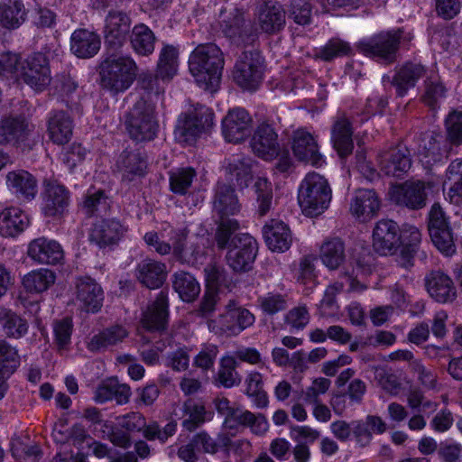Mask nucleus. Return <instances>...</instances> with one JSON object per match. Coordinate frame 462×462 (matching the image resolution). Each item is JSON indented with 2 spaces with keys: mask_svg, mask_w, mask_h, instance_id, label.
Instances as JSON below:
<instances>
[{
  "mask_svg": "<svg viewBox=\"0 0 462 462\" xmlns=\"http://www.w3.org/2000/svg\"><path fill=\"white\" fill-rule=\"evenodd\" d=\"M402 31L401 29L382 32L367 41L360 42L357 49L366 56L376 58L390 64L396 60Z\"/></svg>",
  "mask_w": 462,
  "mask_h": 462,
  "instance_id": "1a4fd4ad",
  "label": "nucleus"
},
{
  "mask_svg": "<svg viewBox=\"0 0 462 462\" xmlns=\"http://www.w3.org/2000/svg\"><path fill=\"white\" fill-rule=\"evenodd\" d=\"M177 423L170 421L163 428H161L158 422L152 421L149 424L145 423V427L142 430L143 437L148 440L159 439L165 442L169 437L172 436L176 431Z\"/></svg>",
  "mask_w": 462,
  "mask_h": 462,
  "instance_id": "338daca9",
  "label": "nucleus"
},
{
  "mask_svg": "<svg viewBox=\"0 0 462 462\" xmlns=\"http://www.w3.org/2000/svg\"><path fill=\"white\" fill-rule=\"evenodd\" d=\"M241 209L235 189L228 184L217 183L213 199V210L218 218H231Z\"/></svg>",
  "mask_w": 462,
  "mask_h": 462,
  "instance_id": "2f4dec72",
  "label": "nucleus"
},
{
  "mask_svg": "<svg viewBox=\"0 0 462 462\" xmlns=\"http://www.w3.org/2000/svg\"><path fill=\"white\" fill-rule=\"evenodd\" d=\"M49 139L59 145L69 142L73 134V120L63 110H51L46 119Z\"/></svg>",
  "mask_w": 462,
  "mask_h": 462,
  "instance_id": "a878e982",
  "label": "nucleus"
},
{
  "mask_svg": "<svg viewBox=\"0 0 462 462\" xmlns=\"http://www.w3.org/2000/svg\"><path fill=\"white\" fill-rule=\"evenodd\" d=\"M332 190L325 177L309 173L301 181L298 200L304 215L313 217L322 214L329 206Z\"/></svg>",
  "mask_w": 462,
  "mask_h": 462,
  "instance_id": "7ed1b4c3",
  "label": "nucleus"
},
{
  "mask_svg": "<svg viewBox=\"0 0 462 462\" xmlns=\"http://www.w3.org/2000/svg\"><path fill=\"white\" fill-rule=\"evenodd\" d=\"M123 180L128 182L144 176L147 168L146 156L139 149L125 150L117 162Z\"/></svg>",
  "mask_w": 462,
  "mask_h": 462,
  "instance_id": "f704fd0d",
  "label": "nucleus"
},
{
  "mask_svg": "<svg viewBox=\"0 0 462 462\" xmlns=\"http://www.w3.org/2000/svg\"><path fill=\"white\" fill-rule=\"evenodd\" d=\"M446 138L437 132H426L419 140L418 154L426 164H433L448 156L451 148Z\"/></svg>",
  "mask_w": 462,
  "mask_h": 462,
  "instance_id": "6ab92c4d",
  "label": "nucleus"
},
{
  "mask_svg": "<svg viewBox=\"0 0 462 462\" xmlns=\"http://www.w3.org/2000/svg\"><path fill=\"white\" fill-rule=\"evenodd\" d=\"M263 235L266 245L273 252H284L291 246V230L282 221L272 219L263 226Z\"/></svg>",
  "mask_w": 462,
  "mask_h": 462,
  "instance_id": "4c0bfd02",
  "label": "nucleus"
},
{
  "mask_svg": "<svg viewBox=\"0 0 462 462\" xmlns=\"http://www.w3.org/2000/svg\"><path fill=\"white\" fill-rule=\"evenodd\" d=\"M219 24L225 37L237 47L252 45L258 39L257 27L245 18L243 9L234 5L220 10Z\"/></svg>",
  "mask_w": 462,
  "mask_h": 462,
  "instance_id": "20e7f679",
  "label": "nucleus"
},
{
  "mask_svg": "<svg viewBox=\"0 0 462 462\" xmlns=\"http://www.w3.org/2000/svg\"><path fill=\"white\" fill-rule=\"evenodd\" d=\"M69 204V190L57 180H45L42 211L46 217L62 215Z\"/></svg>",
  "mask_w": 462,
  "mask_h": 462,
  "instance_id": "aec40b11",
  "label": "nucleus"
},
{
  "mask_svg": "<svg viewBox=\"0 0 462 462\" xmlns=\"http://www.w3.org/2000/svg\"><path fill=\"white\" fill-rule=\"evenodd\" d=\"M111 199L102 189L90 188L84 195L81 209L88 217L106 215L110 209Z\"/></svg>",
  "mask_w": 462,
  "mask_h": 462,
  "instance_id": "37998d69",
  "label": "nucleus"
},
{
  "mask_svg": "<svg viewBox=\"0 0 462 462\" xmlns=\"http://www.w3.org/2000/svg\"><path fill=\"white\" fill-rule=\"evenodd\" d=\"M29 125L24 117L8 116L0 120V144L18 145L27 140Z\"/></svg>",
  "mask_w": 462,
  "mask_h": 462,
  "instance_id": "7c9ffc66",
  "label": "nucleus"
},
{
  "mask_svg": "<svg viewBox=\"0 0 462 462\" xmlns=\"http://www.w3.org/2000/svg\"><path fill=\"white\" fill-rule=\"evenodd\" d=\"M28 216L20 208L11 207L0 213V235L14 237L23 233L29 226Z\"/></svg>",
  "mask_w": 462,
  "mask_h": 462,
  "instance_id": "a19ab883",
  "label": "nucleus"
},
{
  "mask_svg": "<svg viewBox=\"0 0 462 462\" xmlns=\"http://www.w3.org/2000/svg\"><path fill=\"white\" fill-rule=\"evenodd\" d=\"M199 115L206 116L204 124L196 125L197 116H193L192 110L180 116L174 131L180 142L192 143L213 126L214 113L210 109H202Z\"/></svg>",
  "mask_w": 462,
  "mask_h": 462,
  "instance_id": "4468645a",
  "label": "nucleus"
},
{
  "mask_svg": "<svg viewBox=\"0 0 462 462\" xmlns=\"http://www.w3.org/2000/svg\"><path fill=\"white\" fill-rule=\"evenodd\" d=\"M172 287L186 302L193 301L200 292V285L189 273L180 271L172 275Z\"/></svg>",
  "mask_w": 462,
  "mask_h": 462,
  "instance_id": "a18cd8bd",
  "label": "nucleus"
},
{
  "mask_svg": "<svg viewBox=\"0 0 462 462\" xmlns=\"http://www.w3.org/2000/svg\"><path fill=\"white\" fill-rule=\"evenodd\" d=\"M28 322L11 310L0 311V334L10 338H20L28 331Z\"/></svg>",
  "mask_w": 462,
  "mask_h": 462,
  "instance_id": "49530a36",
  "label": "nucleus"
},
{
  "mask_svg": "<svg viewBox=\"0 0 462 462\" xmlns=\"http://www.w3.org/2000/svg\"><path fill=\"white\" fill-rule=\"evenodd\" d=\"M207 290L217 291L220 286H227L228 279L225 269L215 263H209L204 268Z\"/></svg>",
  "mask_w": 462,
  "mask_h": 462,
  "instance_id": "774afa93",
  "label": "nucleus"
},
{
  "mask_svg": "<svg viewBox=\"0 0 462 462\" xmlns=\"http://www.w3.org/2000/svg\"><path fill=\"white\" fill-rule=\"evenodd\" d=\"M312 6L308 0H291L288 7L289 18L300 25H307L311 22Z\"/></svg>",
  "mask_w": 462,
  "mask_h": 462,
  "instance_id": "69168bd1",
  "label": "nucleus"
},
{
  "mask_svg": "<svg viewBox=\"0 0 462 462\" xmlns=\"http://www.w3.org/2000/svg\"><path fill=\"white\" fill-rule=\"evenodd\" d=\"M76 299L87 312H97L103 304V290L90 277L78 279L76 283Z\"/></svg>",
  "mask_w": 462,
  "mask_h": 462,
  "instance_id": "b1692460",
  "label": "nucleus"
},
{
  "mask_svg": "<svg viewBox=\"0 0 462 462\" xmlns=\"http://www.w3.org/2000/svg\"><path fill=\"white\" fill-rule=\"evenodd\" d=\"M425 74V69L422 65L406 62L396 70L393 79L389 76L383 77V82H389L396 89L399 97L404 96L407 91L414 88L417 81Z\"/></svg>",
  "mask_w": 462,
  "mask_h": 462,
  "instance_id": "c85d7f7f",
  "label": "nucleus"
},
{
  "mask_svg": "<svg viewBox=\"0 0 462 462\" xmlns=\"http://www.w3.org/2000/svg\"><path fill=\"white\" fill-rule=\"evenodd\" d=\"M428 231L433 245L445 255L456 252L455 237L448 217L439 203H434L429 212Z\"/></svg>",
  "mask_w": 462,
  "mask_h": 462,
  "instance_id": "9d476101",
  "label": "nucleus"
},
{
  "mask_svg": "<svg viewBox=\"0 0 462 462\" xmlns=\"http://www.w3.org/2000/svg\"><path fill=\"white\" fill-rule=\"evenodd\" d=\"M353 53V49L349 42L340 38H331L322 46L315 54L317 59L329 62L337 58L349 56Z\"/></svg>",
  "mask_w": 462,
  "mask_h": 462,
  "instance_id": "603ef678",
  "label": "nucleus"
},
{
  "mask_svg": "<svg viewBox=\"0 0 462 462\" xmlns=\"http://www.w3.org/2000/svg\"><path fill=\"white\" fill-rule=\"evenodd\" d=\"M224 425L231 430H237L239 427H249L251 430L262 435L268 430V421L264 415H257L241 407H226Z\"/></svg>",
  "mask_w": 462,
  "mask_h": 462,
  "instance_id": "f3484780",
  "label": "nucleus"
},
{
  "mask_svg": "<svg viewBox=\"0 0 462 462\" xmlns=\"http://www.w3.org/2000/svg\"><path fill=\"white\" fill-rule=\"evenodd\" d=\"M25 9L18 0H7L0 6V22L6 28L19 27L25 20Z\"/></svg>",
  "mask_w": 462,
  "mask_h": 462,
  "instance_id": "3c124183",
  "label": "nucleus"
},
{
  "mask_svg": "<svg viewBox=\"0 0 462 462\" xmlns=\"http://www.w3.org/2000/svg\"><path fill=\"white\" fill-rule=\"evenodd\" d=\"M128 336L121 325H113L94 335L87 344L90 352L96 353L122 342Z\"/></svg>",
  "mask_w": 462,
  "mask_h": 462,
  "instance_id": "79ce46f5",
  "label": "nucleus"
},
{
  "mask_svg": "<svg viewBox=\"0 0 462 462\" xmlns=\"http://www.w3.org/2000/svg\"><path fill=\"white\" fill-rule=\"evenodd\" d=\"M252 119L244 108H234L228 111L222 120V133L229 143H240L251 134Z\"/></svg>",
  "mask_w": 462,
  "mask_h": 462,
  "instance_id": "2eb2a0df",
  "label": "nucleus"
},
{
  "mask_svg": "<svg viewBox=\"0 0 462 462\" xmlns=\"http://www.w3.org/2000/svg\"><path fill=\"white\" fill-rule=\"evenodd\" d=\"M254 322V316L247 309L230 300L225 307V312L208 322L210 331L227 337L237 336Z\"/></svg>",
  "mask_w": 462,
  "mask_h": 462,
  "instance_id": "423d86ee",
  "label": "nucleus"
},
{
  "mask_svg": "<svg viewBox=\"0 0 462 462\" xmlns=\"http://www.w3.org/2000/svg\"><path fill=\"white\" fill-rule=\"evenodd\" d=\"M256 22L263 32L273 35L283 30L286 23V12L279 4L263 3L258 7Z\"/></svg>",
  "mask_w": 462,
  "mask_h": 462,
  "instance_id": "5701e85b",
  "label": "nucleus"
},
{
  "mask_svg": "<svg viewBox=\"0 0 462 462\" xmlns=\"http://www.w3.org/2000/svg\"><path fill=\"white\" fill-rule=\"evenodd\" d=\"M138 281L149 289L161 287L166 280V265L152 259H144L136 268Z\"/></svg>",
  "mask_w": 462,
  "mask_h": 462,
  "instance_id": "ea45409f",
  "label": "nucleus"
},
{
  "mask_svg": "<svg viewBox=\"0 0 462 462\" xmlns=\"http://www.w3.org/2000/svg\"><path fill=\"white\" fill-rule=\"evenodd\" d=\"M236 361L233 357H225L221 360L217 373V381L221 385L230 388L241 383V376L236 371Z\"/></svg>",
  "mask_w": 462,
  "mask_h": 462,
  "instance_id": "0e129e2a",
  "label": "nucleus"
},
{
  "mask_svg": "<svg viewBox=\"0 0 462 462\" xmlns=\"http://www.w3.org/2000/svg\"><path fill=\"white\" fill-rule=\"evenodd\" d=\"M423 102L432 109H435L440 99L445 97L446 88L438 75L428 77L424 81Z\"/></svg>",
  "mask_w": 462,
  "mask_h": 462,
  "instance_id": "680f3d73",
  "label": "nucleus"
},
{
  "mask_svg": "<svg viewBox=\"0 0 462 462\" xmlns=\"http://www.w3.org/2000/svg\"><path fill=\"white\" fill-rule=\"evenodd\" d=\"M389 196L393 203L409 209L419 210L426 206V187L420 180L394 185L390 189Z\"/></svg>",
  "mask_w": 462,
  "mask_h": 462,
  "instance_id": "f8f14e48",
  "label": "nucleus"
},
{
  "mask_svg": "<svg viewBox=\"0 0 462 462\" xmlns=\"http://www.w3.org/2000/svg\"><path fill=\"white\" fill-rule=\"evenodd\" d=\"M137 71L138 67L132 57L111 55L100 65V85L116 95L130 88Z\"/></svg>",
  "mask_w": 462,
  "mask_h": 462,
  "instance_id": "f03ea898",
  "label": "nucleus"
},
{
  "mask_svg": "<svg viewBox=\"0 0 462 462\" xmlns=\"http://www.w3.org/2000/svg\"><path fill=\"white\" fill-rule=\"evenodd\" d=\"M223 68V52L214 43L199 45L189 56L190 73L200 88L211 93L219 86Z\"/></svg>",
  "mask_w": 462,
  "mask_h": 462,
  "instance_id": "f257e3e1",
  "label": "nucleus"
},
{
  "mask_svg": "<svg viewBox=\"0 0 462 462\" xmlns=\"http://www.w3.org/2000/svg\"><path fill=\"white\" fill-rule=\"evenodd\" d=\"M131 25L132 20L126 13L110 10L105 19V43L115 50L122 47L132 31Z\"/></svg>",
  "mask_w": 462,
  "mask_h": 462,
  "instance_id": "ddd939ff",
  "label": "nucleus"
},
{
  "mask_svg": "<svg viewBox=\"0 0 462 462\" xmlns=\"http://www.w3.org/2000/svg\"><path fill=\"white\" fill-rule=\"evenodd\" d=\"M380 208V200L373 189H360L355 192L350 203V212L361 221L372 218Z\"/></svg>",
  "mask_w": 462,
  "mask_h": 462,
  "instance_id": "72a5a7b5",
  "label": "nucleus"
},
{
  "mask_svg": "<svg viewBox=\"0 0 462 462\" xmlns=\"http://www.w3.org/2000/svg\"><path fill=\"white\" fill-rule=\"evenodd\" d=\"M402 244L403 246L402 250V256L405 260L403 265L408 267L412 265L411 259L418 251L420 243L421 241V234L420 230L413 226H405L402 231Z\"/></svg>",
  "mask_w": 462,
  "mask_h": 462,
  "instance_id": "6e6d98bb",
  "label": "nucleus"
},
{
  "mask_svg": "<svg viewBox=\"0 0 462 462\" xmlns=\"http://www.w3.org/2000/svg\"><path fill=\"white\" fill-rule=\"evenodd\" d=\"M277 137V134L270 125H260L251 141L254 152L265 160L277 156L280 151Z\"/></svg>",
  "mask_w": 462,
  "mask_h": 462,
  "instance_id": "c756f323",
  "label": "nucleus"
},
{
  "mask_svg": "<svg viewBox=\"0 0 462 462\" xmlns=\"http://www.w3.org/2000/svg\"><path fill=\"white\" fill-rule=\"evenodd\" d=\"M445 125L446 141L449 146H459L462 143V106L448 114L445 120Z\"/></svg>",
  "mask_w": 462,
  "mask_h": 462,
  "instance_id": "e2e57ef3",
  "label": "nucleus"
},
{
  "mask_svg": "<svg viewBox=\"0 0 462 462\" xmlns=\"http://www.w3.org/2000/svg\"><path fill=\"white\" fill-rule=\"evenodd\" d=\"M178 50L173 45L166 44L162 49L157 69L162 80L171 79L177 72L178 68Z\"/></svg>",
  "mask_w": 462,
  "mask_h": 462,
  "instance_id": "864d4df0",
  "label": "nucleus"
},
{
  "mask_svg": "<svg viewBox=\"0 0 462 462\" xmlns=\"http://www.w3.org/2000/svg\"><path fill=\"white\" fill-rule=\"evenodd\" d=\"M264 71V59L258 51H243L237 58L232 76L234 81L247 90H255L261 84Z\"/></svg>",
  "mask_w": 462,
  "mask_h": 462,
  "instance_id": "6e6552de",
  "label": "nucleus"
},
{
  "mask_svg": "<svg viewBox=\"0 0 462 462\" xmlns=\"http://www.w3.org/2000/svg\"><path fill=\"white\" fill-rule=\"evenodd\" d=\"M380 169L388 176L401 177L411 166L410 151L403 145H398L380 155Z\"/></svg>",
  "mask_w": 462,
  "mask_h": 462,
  "instance_id": "4be33fe9",
  "label": "nucleus"
},
{
  "mask_svg": "<svg viewBox=\"0 0 462 462\" xmlns=\"http://www.w3.org/2000/svg\"><path fill=\"white\" fill-rule=\"evenodd\" d=\"M55 280L54 272L42 268L25 274L23 278V285L28 292L41 293L47 291Z\"/></svg>",
  "mask_w": 462,
  "mask_h": 462,
  "instance_id": "09e8293b",
  "label": "nucleus"
},
{
  "mask_svg": "<svg viewBox=\"0 0 462 462\" xmlns=\"http://www.w3.org/2000/svg\"><path fill=\"white\" fill-rule=\"evenodd\" d=\"M100 37L94 32L78 29L71 34L70 51L79 58L94 57L100 50Z\"/></svg>",
  "mask_w": 462,
  "mask_h": 462,
  "instance_id": "e433bc0d",
  "label": "nucleus"
},
{
  "mask_svg": "<svg viewBox=\"0 0 462 462\" xmlns=\"http://www.w3.org/2000/svg\"><path fill=\"white\" fill-rule=\"evenodd\" d=\"M125 126L129 137L136 143L153 140L159 127L155 106L144 98H140L125 114Z\"/></svg>",
  "mask_w": 462,
  "mask_h": 462,
  "instance_id": "39448f33",
  "label": "nucleus"
},
{
  "mask_svg": "<svg viewBox=\"0 0 462 462\" xmlns=\"http://www.w3.org/2000/svg\"><path fill=\"white\" fill-rule=\"evenodd\" d=\"M196 171L191 167L179 168L170 172L171 190L179 195H185L191 187Z\"/></svg>",
  "mask_w": 462,
  "mask_h": 462,
  "instance_id": "4d7b16f0",
  "label": "nucleus"
},
{
  "mask_svg": "<svg viewBox=\"0 0 462 462\" xmlns=\"http://www.w3.org/2000/svg\"><path fill=\"white\" fill-rule=\"evenodd\" d=\"M246 394L252 398L254 403L258 408H265L268 405V397L266 392L263 390V382L262 374L258 372H254L248 374L245 379Z\"/></svg>",
  "mask_w": 462,
  "mask_h": 462,
  "instance_id": "052dcab7",
  "label": "nucleus"
},
{
  "mask_svg": "<svg viewBox=\"0 0 462 462\" xmlns=\"http://www.w3.org/2000/svg\"><path fill=\"white\" fill-rule=\"evenodd\" d=\"M253 160L248 157L234 158L229 160L226 166V171L235 176L237 185L241 188L247 187L252 180Z\"/></svg>",
  "mask_w": 462,
  "mask_h": 462,
  "instance_id": "5fc2aeb1",
  "label": "nucleus"
},
{
  "mask_svg": "<svg viewBox=\"0 0 462 462\" xmlns=\"http://www.w3.org/2000/svg\"><path fill=\"white\" fill-rule=\"evenodd\" d=\"M320 258L329 269H337L346 259L344 242L338 237L327 239L320 247Z\"/></svg>",
  "mask_w": 462,
  "mask_h": 462,
  "instance_id": "de8ad7c7",
  "label": "nucleus"
},
{
  "mask_svg": "<svg viewBox=\"0 0 462 462\" xmlns=\"http://www.w3.org/2000/svg\"><path fill=\"white\" fill-rule=\"evenodd\" d=\"M126 232V227L116 218L96 222L89 233V240L100 248L116 245Z\"/></svg>",
  "mask_w": 462,
  "mask_h": 462,
  "instance_id": "412c9836",
  "label": "nucleus"
},
{
  "mask_svg": "<svg viewBox=\"0 0 462 462\" xmlns=\"http://www.w3.org/2000/svg\"><path fill=\"white\" fill-rule=\"evenodd\" d=\"M183 411L188 416L182 421V426L189 431L195 430L205 421V406L193 399L187 400L183 404Z\"/></svg>",
  "mask_w": 462,
  "mask_h": 462,
  "instance_id": "bf43d9fd",
  "label": "nucleus"
},
{
  "mask_svg": "<svg viewBox=\"0 0 462 462\" xmlns=\"http://www.w3.org/2000/svg\"><path fill=\"white\" fill-rule=\"evenodd\" d=\"M28 256L41 264H57L63 260L61 245L55 240L39 237L32 240L27 250Z\"/></svg>",
  "mask_w": 462,
  "mask_h": 462,
  "instance_id": "393cba45",
  "label": "nucleus"
},
{
  "mask_svg": "<svg viewBox=\"0 0 462 462\" xmlns=\"http://www.w3.org/2000/svg\"><path fill=\"white\" fill-rule=\"evenodd\" d=\"M133 50L141 56H149L154 51L156 36L144 23H138L132 28L129 35Z\"/></svg>",
  "mask_w": 462,
  "mask_h": 462,
  "instance_id": "c03bdc74",
  "label": "nucleus"
},
{
  "mask_svg": "<svg viewBox=\"0 0 462 462\" xmlns=\"http://www.w3.org/2000/svg\"><path fill=\"white\" fill-rule=\"evenodd\" d=\"M20 365V356L15 347L5 340H0V400L8 389L6 380Z\"/></svg>",
  "mask_w": 462,
  "mask_h": 462,
  "instance_id": "58836bf2",
  "label": "nucleus"
},
{
  "mask_svg": "<svg viewBox=\"0 0 462 462\" xmlns=\"http://www.w3.org/2000/svg\"><path fill=\"white\" fill-rule=\"evenodd\" d=\"M291 148L299 161L312 165H318L321 162V154L315 137L303 128L293 132Z\"/></svg>",
  "mask_w": 462,
  "mask_h": 462,
  "instance_id": "bb28decb",
  "label": "nucleus"
},
{
  "mask_svg": "<svg viewBox=\"0 0 462 462\" xmlns=\"http://www.w3.org/2000/svg\"><path fill=\"white\" fill-rule=\"evenodd\" d=\"M258 251L256 240L249 234H240L227 249L226 262L236 273H245L252 269Z\"/></svg>",
  "mask_w": 462,
  "mask_h": 462,
  "instance_id": "9b49d317",
  "label": "nucleus"
},
{
  "mask_svg": "<svg viewBox=\"0 0 462 462\" xmlns=\"http://www.w3.org/2000/svg\"><path fill=\"white\" fill-rule=\"evenodd\" d=\"M352 135L353 128L349 118L345 113L338 114L332 126L331 139L334 148L341 157L352 152L354 148Z\"/></svg>",
  "mask_w": 462,
  "mask_h": 462,
  "instance_id": "473e14b6",
  "label": "nucleus"
},
{
  "mask_svg": "<svg viewBox=\"0 0 462 462\" xmlns=\"http://www.w3.org/2000/svg\"><path fill=\"white\" fill-rule=\"evenodd\" d=\"M398 224L390 219L377 222L373 232V245L381 254H393L402 244V234Z\"/></svg>",
  "mask_w": 462,
  "mask_h": 462,
  "instance_id": "dca6fc26",
  "label": "nucleus"
},
{
  "mask_svg": "<svg viewBox=\"0 0 462 462\" xmlns=\"http://www.w3.org/2000/svg\"><path fill=\"white\" fill-rule=\"evenodd\" d=\"M427 291L440 303L452 302L457 298V290L452 279L442 271H432L425 278Z\"/></svg>",
  "mask_w": 462,
  "mask_h": 462,
  "instance_id": "cd10ccee",
  "label": "nucleus"
},
{
  "mask_svg": "<svg viewBox=\"0 0 462 462\" xmlns=\"http://www.w3.org/2000/svg\"><path fill=\"white\" fill-rule=\"evenodd\" d=\"M239 223L235 218H218L215 233V241L219 250L229 249L233 246V240L240 236L236 233Z\"/></svg>",
  "mask_w": 462,
  "mask_h": 462,
  "instance_id": "8fccbe9b",
  "label": "nucleus"
},
{
  "mask_svg": "<svg viewBox=\"0 0 462 462\" xmlns=\"http://www.w3.org/2000/svg\"><path fill=\"white\" fill-rule=\"evenodd\" d=\"M5 182L9 190L18 199L31 200L37 193L36 179L26 171L18 170L8 172Z\"/></svg>",
  "mask_w": 462,
  "mask_h": 462,
  "instance_id": "c9c22d12",
  "label": "nucleus"
},
{
  "mask_svg": "<svg viewBox=\"0 0 462 462\" xmlns=\"http://www.w3.org/2000/svg\"><path fill=\"white\" fill-rule=\"evenodd\" d=\"M254 190L256 196L257 213L265 216L273 204V187L266 178H257L254 184Z\"/></svg>",
  "mask_w": 462,
  "mask_h": 462,
  "instance_id": "13d9d810",
  "label": "nucleus"
},
{
  "mask_svg": "<svg viewBox=\"0 0 462 462\" xmlns=\"http://www.w3.org/2000/svg\"><path fill=\"white\" fill-rule=\"evenodd\" d=\"M18 80L37 92H42L50 86L52 78L48 57L36 52L19 61L14 70Z\"/></svg>",
  "mask_w": 462,
  "mask_h": 462,
  "instance_id": "0eeeda50",
  "label": "nucleus"
},
{
  "mask_svg": "<svg viewBox=\"0 0 462 462\" xmlns=\"http://www.w3.org/2000/svg\"><path fill=\"white\" fill-rule=\"evenodd\" d=\"M169 321V301L167 293L161 291L156 299L143 311L141 323L148 331H163Z\"/></svg>",
  "mask_w": 462,
  "mask_h": 462,
  "instance_id": "a211bd4d",
  "label": "nucleus"
}]
</instances>
